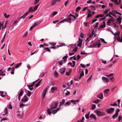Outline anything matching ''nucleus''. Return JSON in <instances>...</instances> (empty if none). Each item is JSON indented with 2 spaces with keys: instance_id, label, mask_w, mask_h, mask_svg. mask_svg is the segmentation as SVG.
<instances>
[{
  "instance_id": "nucleus-39",
  "label": "nucleus",
  "mask_w": 122,
  "mask_h": 122,
  "mask_svg": "<svg viewBox=\"0 0 122 122\" xmlns=\"http://www.w3.org/2000/svg\"><path fill=\"white\" fill-rule=\"evenodd\" d=\"M96 108V106L95 104H92V108L91 109L92 110H94Z\"/></svg>"
},
{
  "instance_id": "nucleus-28",
  "label": "nucleus",
  "mask_w": 122,
  "mask_h": 122,
  "mask_svg": "<svg viewBox=\"0 0 122 122\" xmlns=\"http://www.w3.org/2000/svg\"><path fill=\"white\" fill-rule=\"evenodd\" d=\"M77 42L78 43V44L77 45V46L81 47L82 44V41H78Z\"/></svg>"
},
{
  "instance_id": "nucleus-50",
  "label": "nucleus",
  "mask_w": 122,
  "mask_h": 122,
  "mask_svg": "<svg viewBox=\"0 0 122 122\" xmlns=\"http://www.w3.org/2000/svg\"><path fill=\"white\" fill-rule=\"evenodd\" d=\"M80 36L82 38H83L84 36V34L82 32L80 34Z\"/></svg>"
},
{
  "instance_id": "nucleus-2",
  "label": "nucleus",
  "mask_w": 122,
  "mask_h": 122,
  "mask_svg": "<svg viewBox=\"0 0 122 122\" xmlns=\"http://www.w3.org/2000/svg\"><path fill=\"white\" fill-rule=\"evenodd\" d=\"M98 42H97L95 44L90 45V46H88V47L89 48H94L97 46L99 48L100 47L101 44V43L100 42V41L98 40Z\"/></svg>"
},
{
  "instance_id": "nucleus-63",
  "label": "nucleus",
  "mask_w": 122,
  "mask_h": 122,
  "mask_svg": "<svg viewBox=\"0 0 122 122\" xmlns=\"http://www.w3.org/2000/svg\"><path fill=\"white\" fill-rule=\"evenodd\" d=\"M39 24H40V23H38L37 22H36V23H35L33 25V26L34 27L35 26H36L38 25Z\"/></svg>"
},
{
  "instance_id": "nucleus-18",
  "label": "nucleus",
  "mask_w": 122,
  "mask_h": 122,
  "mask_svg": "<svg viewBox=\"0 0 122 122\" xmlns=\"http://www.w3.org/2000/svg\"><path fill=\"white\" fill-rule=\"evenodd\" d=\"M113 24L114 25V27L115 28V29L116 30H117L118 29L119 27V26L118 25H117L116 23H114Z\"/></svg>"
},
{
  "instance_id": "nucleus-27",
  "label": "nucleus",
  "mask_w": 122,
  "mask_h": 122,
  "mask_svg": "<svg viewBox=\"0 0 122 122\" xmlns=\"http://www.w3.org/2000/svg\"><path fill=\"white\" fill-rule=\"evenodd\" d=\"M57 13V12L56 11L54 12L51 15V17H53Z\"/></svg>"
},
{
  "instance_id": "nucleus-6",
  "label": "nucleus",
  "mask_w": 122,
  "mask_h": 122,
  "mask_svg": "<svg viewBox=\"0 0 122 122\" xmlns=\"http://www.w3.org/2000/svg\"><path fill=\"white\" fill-rule=\"evenodd\" d=\"M102 80L104 82H109V80L108 78L104 76L102 77Z\"/></svg>"
},
{
  "instance_id": "nucleus-51",
  "label": "nucleus",
  "mask_w": 122,
  "mask_h": 122,
  "mask_svg": "<svg viewBox=\"0 0 122 122\" xmlns=\"http://www.w3.org/2000/svg\"><path fill=\"white\" fill-rule=\"evenodd\" d=\"M28 33V32L27 31L25 33V34H24V35H23V37H26L27 36Z\"/></svg>"
},
{
  "instance_id": "nucleus-26",
  "label": "nucleus",
  "mask_w": 122,
  "mask_h": 122,
  "mask_svg": "<svg viewBox=\"0 0 122 122\" xmlns=\"http://www.w3.org/2000/svg\"><path fill=\"white\" fill-rule=\"evenodd\" d=\"M90 113V112H88V113L87 114H86L85 115V117L86 119H88L89 118V116Z\"/></svg>"
},
{
  "instance_id": "nucleus-7",
  "label": "nucleus",
  "mask_w": 122,
  "mask_h": 122,
  "mask_svg": "<svg viewBox=\"0 0 122 122\" xmlns=\"http://www.w3.org/2000/svg\"><path fill=\"white\" fill-rule=\"evenodd\" d=\"M23 93V92L22 90H21L20 92L19 93L18 96V99L19 101L20 100V97L22 95Z\"/></svg>"
},
{
  "instance_id": "nucleus-3",
  "label": "nucleus",
  "mask_w": 122,
  "mask_h": 122,
  "mask_svg": "<svg viewBox=\"0 0 122 122\" xmlns=\"http://www.w3.org/2000/svg\"><path fill=\"white\" fill-rule=\"evenodd\" d=\"M49 86H48L43 91L42 93V98L43 99L45 97L46 95V94L47 91L48 89L49 88Z\"/></svg>"
},
{
  "instance_id": "nucleus-34",
  "label": "nucleus",
  "mask_w": 122,
  "mask_h": 122,
  "mask_svg": "<svg viewBox=\"0 0 122 122\" xmlns=\"http://www.w3.org/2000/svg\"><path fill=\"white\" fill-rule=\"evenodd\" d=\"M105 16L106 17H107L108 16L109 17H111L112 18H113V17L111 15V14L109 13V12L108 14H107L106 15H105Z\"/></svg>"
},
{
  "instance_id": "nucleus-29",
  "label": "nucleus",
  "mask_w": 122,
  "mask_h": 122,
  "mask_svg": "<svg viewBox=\"0 0 122 122\" xmlns=\"http://www.w3.org/2000/svg\"><path fill=\"white\" fill-rule=\"evenodd\" d=\"M33 8V7L32 6L29 9V10L28 11V12L29 13L31 12H33L34 11H32L33 10V9L32 10V9Z\"/></svg>"
},
{
  "instance_id": "nucleus-43",
  "label": "nucleus",
  "mask_w": 122,
  "mask_h": 122,
  "mask_svg": "<svg viewBox=\"0 0 122 122\" xmlns=\"http://www.w3.org/2000/svg\"><path fill=\"white\" fill-rule=\"evenodd\" d=\"M63 61V60H61L60 61H58V62L59 63V64L60 65H62L63 64V63L62 62V61Z\"/></svg>"
},
{
  "instance_id": "nucleus-25",
  "label": "nucleus",
  "mask_w": 122,
  "mask_h": 122,
  "mask_svg": "<svg viewBox=\"0 0 122 122\" xmlns=\"http://www.w3.org/2000/svg\"><path fill=\"white\" fill-rule=\"evenodd\" d=\"M22 63H19L18 64H17L16 65V66L15 67V68H17L19 66H20L22 64Z\"/></svg>"
},
{
  "instance_id": "nucleus-38",
  "label": "nucleus",
  "mask_w": 122,
  "mask_h": 122,
  "mask_svg": "<svg viewBox=\"0 0 122 122\" xmlns=\"http://www.w3.org/2000/svg\"><path fill=\"white\" fill-rule=\"evenodd\" d=\"M117 39L118 41H119L120 42H122V39L120 38V37H118L117 38Z\"/></svg>"
},
{
  "instance_id": "nucleus-9",
  "label": "nucleus",
  "mask_w": 122,
  "mask_h": 122,
  "mask_svg": "<svg viewBox=\"0 0 122 122\" xmlns=\"http://www.w3.org/2000/svg\"><path fill=\"white\" fill-rule=\"evenodd\" d=\"M116 10H112V11H110L109 12V13H110L111 15H112L114 17L116 16V15L115 14V11Z\"/></svg>"
},
{
  "instance_id": "nucleus-13",
  "label": "nucleus",
  "mask_w": 122,
  "mask_h": 122,
  "mask_svg": "<svg viewBox=\"0 0 122 122\" xmlns=\"http://www.w3.org/2000/svg\"><path fill=\"white\" fill-rule=\"evenodd\" d=\"M57 89V87L56 86H54L52 87L51 90V91L52 93H53L54 91Z\"/></svg>"
},
{
  "instance_id": "nucleus-10",
  "label": "nucleus",
  "mask_w": 122,
  "mask_h": 122,
  "mask_svg": "<svg viewBox=\"0 0 122 122\" xmlns=\"http://www.w3.org/2000/svg\"><path fill=\"white\" fill-rule=\"evenodd\" d=\"M65 67L61 68L60 70V72L61 74H64L65 72Z\"/></svg>"
},
{
  "instance_id": "nucleus-58",
  "label": "nucleus",
  "mask_w": 122,
  "mask_h": 122,
  "mask_svg": "<svg viewBox=\"0 0 122 122\" xmlns=\"http://www.w3.org/2000/svg\"><path fill=\"white\" fill-rule=\"evenodd\" d=\"M101 60L102 61V62L103 63H104V64H106L107 63V62L105 60Z\"/></svg>"
},
{
  "instance_id": "nucleus-55",
  "label": "nucleus",
  "mask_w": 122,
  "mask_h": 122,
  "mask_svg": "<svg viewBox=\"0 0 122 122\" xmlns=\"http://www.w3.org/2000/svg\"><path fill=\"white\" fill-rule=\"evenodd\" d=\"M92 77V75H91L90 77H89V78H88V79L87 80V82H88V81H90Z\"/></svg>"
},
{
  "instance_id": "nucleus-40",
  "label": "nucleus",
  "mask_w": 122,
  "mask_h": 122,
  "mask_svg": "<svg viewBox=\"0 0 122 122\" xmlns=\"http://www.w3.org/2000/svg\"><path fill=\"white\" fill-rule=\"evenodd\" d=\"M15 70V68L14 67H12V71L11 72V74H14V71Z\"/></svg>"
},
{
  "instance_id": "nucleus-37",
  "label": "nucleus",
  "mask_w": 122,
  "mask_h": 122,
  "mask_svg": "<svg viewBox=\"0 0 122 122\" xmlns=\"http://www.w3.org/2000/svg\"><path fill=\"white\" fill-rule=\"evenodd\" d=\"M110 9H106L104 11V13L105 14L107 13L109 11H110Z\"/></svg>"
},
{
  "instance_id": "nucleus-36",
  "label": "nucleus",
  "mask_w": 122,
  "mask_h": 122,
  "mask_svg": "<svg viewBox=\"0 0 122 122\" xmlns=\"http://www.w3.org/2000/svg\"><path fill=\"white\" fill-rule=\"evenodd\" d=\"M110 89H105L104 92V93H107L108 94L107 92L109 91Z\"/></svg>"
},
{
  "instance_id": "nucleus-56",
  "label": "nucleus",
  "mask_w": 122,
  "mask_h": 122,
  "mask_svg": "<svg viewBox=\"0 0 122 122\" xmlns=\"http://www.w3.org/2000/svg\"><path fill=\"white\" fill-rule=\"evenodd\" d=\"M0 92L1 93V96L2 97H4L5 96V95L4 94L3 92L0 91Z\"/></svg>"
},
{
  "instance_id": "nucleus-44",
  "label": "nucleus",
  "mask_w": 122,
  "mask_h": 122,
  "mask_svg": "<svg viewBox=\"0 0 122 122\" xmlns=\"http://www.w3.org/2000/svg\"><path fill=\"white\" fill-rule=\"evenodd\" d=\"M81 9V7H80V6H78L77 7L76 9V11H77L79 10H80Z\"/></svg>"
},
{
  "instance_id": "nucleus-33",
  "label": "nucleus",
  "mask_w": 122,
  "mask_h": 122,
  "mask_svg": "<svg viewBox=\"0 0 122 122\" xmlns=\"http://www.w3.org/2000/svg\"><path fill=\"white\" fill-rule=\"evenodd\" d=\"M100 101V100L97 99L96 100L93 101V102L96 103H97Z\"/></svg>"
},
{
  "instance_id": "nucleus-11",
  "label": "nucleus",
  "mask_w": 122,
  "mask_h": 122,
  "mask_svg": "<svg viewBox=\"0 0 122 122\" xmlns=\"http://www.w3.org/2000/svg\"><path fill=\"white\" fill-rule=\"evenodd\" d=\"M97 97L98 98H100L101 99H102L103 98V94L102 93H101L100 94L98 95Z\"/></svg>"
},
{
  "instance_id": "nucleus-4",
  "label": "nucleus",
  "mask_w": 122,
  "mask_h": 122,
  "mask_svg": "<svg viewBox=\"0 0 122 122\" xmlns=\"http://www.w3.org/2000/svg\"><path fill=\"white\" fill-rule=\"evenodd\" d=\"M95 112L99 116H103L105 115V113L103 112H101L99 110H96Z\"/></svg>"
},
{
  "instance_id": "nucleus-17",
  "label": "nucleus",
  "mask_w": 122,
  "mask_h": 122,
  "mask_svg": "<svg viewBox=\"0 0 122 122\" xmlns=\"http://www.w3.org/2000/svg\"><path fill=\"white\" fill-rule=\"evenodd\" d=\"M61 109L60 107H59L56 110H53L52 112V113L53 114H55L58 111Z\"/></svg>"
},
{
  "instance_id": "nucleus-30",
  "label": "nucleus",
  "mask_w": 122,
  "mask_h": 122,
  "mask_svg": "<svg viewBox=\"0 0 122 122\" xmlns=\"http://www.w3.org/2000/svg\"><path fill=\"white\" fill-rule=\"evenodd\" d=\"M84 75V73L83 71H82L81 73H80V77H79V79H80Z\"/></svg>"
},
{
  "instance_id": "nucleus-19",
  "label": "nucleus",
  "mask_w": 122,
  "mask_h": 122,
  "mask_svg": "<svg viewBox=\"0 0 122 122\" xmlns=\"http://www.w3.org/2000/svg\"><path fill=\"white\" fill-rule=\"evenodd\" d=\"M57 1H58V0H52L51 3V5H54L55 4Z\"/></svg>"
},
{
  "instance_id": "nucleus-57",
  "label": "nucleus",
  "mask_w": 122,
  "mask_h": 122,
  "mask_svg": "<svg viewBox=\"0 0 122 122\" xmlns=\"http://www.w3.org/2000/svg\"><path fill=\"white\" fill-rule=\"evenodd\" d=\"M47 112L49 115H50L51 114V112L50 109H48L47 110Z\"/></svg>"
},
{
  "instance_id": "nucleus-47",
  "label": "nucleus",
  "mask_w": 122,
  "mask_h": 122,
  "mask_svg": "<svg viewBox=\"0 0 122 122\" xmlns=\"http://www.w3.org/2000/svg\"><path fill=\"white\" fill-rule=\"evenodd\" d=\"M44 50H46L47 51H48L49 52H51V51L49 49V48L48 47H46L44 49Z\"/></svg>"
},
{
  "instance_id": "nucleus-54",
  "label": "nucleus",
  "mask_w": 122,
  "mask_h": 122,
  "mask_svg": "<svg viewBox=\"0 0 122 122\" xmlns=\"http://www.w3.org/2000/svg\"><path fill=\"white\" fill-rule=\"evenodd\" d=\"M114 3L116 4L117 5L118 4V2L117 1V0H114Z\"/></svg>"
},
{
  "instance_id": "nucleus-12",
  "label": "nucleus",
  "mask_w": 122,
  "mask_h": 122,
  "mask_svg": "<svg viewBox=\"0 0 122 122\" xmlns=\"http://www.w3.org/2000/svg\"><path fill=\"white\" fill-rule=\"evenodd\" d=\"M112 21H113L114 20H112V19L110 18L107 21V25H110V24L111 22L112 21Z\"/></svg>"
},
{
  "instance_id": "nucleus-14",
  "label": "nucleus",
  "mask_w": 122,
  "mask_h": 122,
  "mask_svg": "<svg viewBox=\"0 0 122 122\" xmlns=\"http://www.w3.org/2000/svg\"><path fill=\"white\" fill-rule=\"evenodd\" d=\"M80 101L79 100H78L76 101H75L73 100H72L70 102L72 103L73 104H76V102H79Z\"/></svg>"
},
{
  "instance_id": "nucleus-60",
  "label": "nucleus",
  "mask_w": 122,
  "mask_h": 122,
  "mask_svg": "<svg viewBox=\"0 0 122 122\" xmlns=\"http://www.w3.org/2000/svg\"><path fill=\"white\" fill-rule=\"evenodd\" d=\"M115 11V13H116V14H118L119 15H122V14L118 12L116 10V11Z\"/></svg>"
},
{
  "instance_id": "nucleus-52",
  "label": "nucleus",
  "mask_w": 122,
  "mask_h": 122,
  "mask_svg": "<svg viewBox=\"0 0 122 122\" xmlns=\"http://www.w3.org/2000/svg\"><path fill=\"white\" fill-rule=\"evenodd\" d=\"M49 43L51 44L53 46H54L56 44V43H53V42H49Z\"/></svg>"
},
{
  "instance_id": "nucleus-46",
  "label": "nucleus",
  "mask_w": 122,
  "mask_h": 122,
  "mask_svg": "<svg viewBox=\"0 0 122 122\" xmlns=\"http://www.w3.org/2000/svg\"><path fill=\"white\" fill-rule=\"evenodd\" d=\"M100 39L102 41L105 43V44H106L107 43V42H106L105 41L104 39H103L100 38Z\"/></svg>"
},
{
  "instance_id": "nucleus-8",
  "label": "nucleus",
  "mask_w": 122,
  "mask_h": 122,
  "mask_svg": "<svg viewBox=\"0 0 122 122\" xmlns=\"http://www.w3.org/2000/svg\"><path fill=\"white\" fill-rule=\"evenodd\" d=\"M28 100L26 95H25L23 97V98L21 99V101L23 102H26L28 101Z\"/></svg>"
},
{
  "instance_id": "nucleus-5",
  "label": "nucleus",
  "mask_w": 122,
  "mask_h": 122,
  "mask_svg": "<svg viewBox=\"0 0 122 122\" xmlns=\"http://www.w3.org/2000/svg\"><path fill=\"white\" fill-rule=\"evenodd\" d=\"M114 108H111L107 109L106 110V111L107 113L109 114L112 113L114 111Z\"/></svg>"
},
{
  "instance_id": "nucleus-41",
  "label": "nucleus",
  "mask_w": 122,
  "mask_h": 122,
  "mask_svg": "<svg viewBox=\"0 0 122 122\" xmlns=\"http://www.w3.org/2000/svg\"><path fill=\"white\" fill-rule=\"evenodd\" d=\"M27 94L28 96L30 97L31 94V93L30 91H28Z\"/></svg>"
},
{
  "instance_id": "nucleus-1",
  "label": "nucleus",
  "mask_w": 122,
  "mask_h": 122,
  "mask_svg": "<svg viewBox=\"0 0 122 122\" xmlns=\"http://www.w3.org/2000/svg\"><path fill=\"white\" fill-rule=\"evenodd\" d=\"M59 103V102L58 101H56L52 102L50 108V109L52 110L53 109H54L56 108L57 107Z\"/></svg>"
},
{
  "instance_id": "nucleus-20",
  "label": "nucleus",
  "mask_w": 122,
  "mask_h": 122,
  "mask_svg": "<svg viewBox=\"0 0 122 122\" xmlns=\"http://www.w3.org/2000/svg\"><path fill=\"white\" fill-rule=\"evenodd\" d=\"M103 24L101 25L100 27V28H104L106 26L105 22V21H103Z\"/></svg>"
},
{
  "instance_id": "nucleus-15",
  "label": "nucleus",
  "mask_w": 122,
  "mask_h": 122,
  "mask_svg": "<svg viewBox=\"0 0 122 122\" xmlns=\"http://www.w3.org/2000/svg\"><path fill=\"white\" fill-rule=\"evenodd\" d=\"M90 117L93 118L95 120H96L97 119L96 117L92 114L90 115Z\"/></svg>"
},
{
  "instance_id": "nucleus-49",
  "label": "nucleus",
  "mask_w": 122,
  "mask_h": 122,
  "mask_svg": "<svg viewBox=\"0 0 122 122\" xmlns=\"http://www.w3.org/2000/svg\"><path fill=\"white\" fill-rule=\"evenodd\" d=\"M99 24V23L98 22H97L96 23V24L94 25V27L95 28L97 27V26H98V25Z\"/></svg>"
},
{
  "instance_id": "nucleus-45",
  "label": "nucleus",
  "mask_w": 122,
  "mask_h": 122,
  "mask_svg": "<svg viewBox=\"0 0 122 122\" xmlns=\"http://www.w3.org/2000/svg\"><path fill=\"white\" fill-rule=\"evenodd\" d=\"M54 75L55 76H57L58 75V73L56 71H55L54 72Z\"/></svg>"
},
{
  "instance_id": "nucleus-23",
  "label": "nucleus",
  "mask_w": 122,
  "mask_h": 122,
  "mask_svg": "<svg viewBox=\"0 0 122 122\" xmlns=\"http://www.w3.org/2000/svg\"><path fill=\"white\" fill-rule=\"evenodd\" d=\"M71 69H70L68 72H66V75L67 76H69V75L71 72Z\"/></svg>"
},
{
  "instance_id": "nucleus-62",
  "label": "nucleus",
  "mask_w": 122,
  "mask_h": 122,
  "mask_svg": "<svg viewBox=\"0 0 122 122\" xmlns=\"http://www.w3.org/2000/svg\"><path fill=\"white\" fill-rule=\"evenodd\" d=\"M69 1V0H68L66 1L65 3V6H66L67 5V4Z\"/></svg>"
},
{
  "instance_id": "nucleus-31",
  "label": "nucleus",
  "mask_w": 122,
  "mask_h": 122,
  "mask_svg": "<svg viewBox=\"0 0 122 122\" xmlns=\"http://www.w3.org/2000/svg\"><path fill=\"white\" fill-rule=\"evenodd\" d=\"M114 74L113 73H112L106 75V76L108 77H110L112 76H113Z\"/></svg>"
},
{
  "instance_id": "nucleus-48",
  "label": "nucleus",
  "mask_w": 122,
  "mask_h": 122,
  "mask_svg": "<svg viewBox=\"0 0 122 122\" xmlns=\"http://www.w3.org/2000/svg\"><path fill=\"white\" fill-rule=\"evenodd\" d=\"M92 16L91 13H88V14L87 15V18H89Z\"/></svg>"
},
{
  "instance_id": "nucleus-42",
  "label": "nucleus",
  "mask_w": 122,
  "mask_h": 122,
  "mask_svg": "<svg viewBox=\"0 0 122 122\" xmlns=\"http://www.w3.org/2000/svg\"><path fill=\"white\" fill-rule=\"evenodd\" d=\"M70 102H68L65 104V106H68L70 105Z\"/></svg>"
},
{
  "instance_id": "nucleus-53",
  "label": "nucleus",
  "mask_w": 122,
  "mask_h": 122,
  "mask_svg": "<svg viewBox=\"0 0 122 122\" xmlns=\"http://www.w3.org/2000/svg\"><path fill=\"white\" fill-rule=\"evenodd\" d=\"M111 106H117V105L116 103H114L113 104H110Z\"/></svg>"
},
{
  "instance_id": "nucleus-32",
  "label": "nucleus",
  "mask_w": 122,
  "mask_h": 122,
  "mask_svg": "<svg viewBox=\"0 0 122 122\" xmlns=\"http://www.w3.org/2000/svg\"><path fill=\"white\" fill-rule=\"evenodd\" d=\"M122 19V18L121 17H119L117 19V20L119 22V23H120L121 22V20Z\"/></svg>"
},
{
  "instance_id": "nucleus-61",
  "label": "nucleus",
  "mask_w": 122,
  "mask_h": 122,
  "mask_svg": "<svg viewBox=\"0 0 122 122\" xmlns=\"http://www.w3.org/2000/svg\"><path fill=\"white\" fill-rule=\"evenodd\" d=\"M84 25L86 26V27L87 25H88V23L87 22H84Z\"/></svg>"
},
{
  "instance_id": "nucleus-22",
  "label": "nucleus",
  "mask_w": 122,
  "mask_h": 122,
  "mask_svg": "<svg viewBox=\"0 0 122 122\" xmlns=\"http://www.w3.org/2000/svg\"><path fill=\"white\" fill-rule=\"evenodd\" d=\"M39 4L38 5H36L34 8V9H33V10L32 11H35L36 10H37L38 6L39 5Z\"/></svg>"
},
{
  "instance_id": "nucleus-21",
  "label": "nucleus",
  "mask_w": 122,
  "mask_h": 122,
  "mask_svg": "<svg viewBox=\"0 0 122 122\" xmlns=\"http://www.w3.org/2000/svg\"><path fill=\"white\" fill-rule=\"evenodd\" d=\"M117 30V31L115 33H114V34H113V35H114V36H116L117 35V36L118 37H120L119 36L120 31H119L118 30Z\"/></svg>"
},
{
  "instance_id": "nucleus-59",
  "label": "nucleus",
  "mask_w": 122,
  "mask_h": 122,
  "mask_svg": "<svg viewBox=\"0 0 122 122\" xmlns=\"http://www.w3.org/2000/svg\"><path fill=\"white\" fill-rule=\"evenodd\" d=\"M72 63L73 64L72 65V67H74L75 66V65L76 62L75 61H72Z\"/></svg>"
},
{
  "instance_id": "nucleus-24",
  "label": "nucleus",
  "mask_w": 122,
  "mask_h": 122,
  "mask_svg": "<svg viewBox=\"0 0 122 122\" xmlns=\"http://www.w3.org/2000/svg\"><path fill=\"white\" fill-rule=\"evenodd\" d=\"M65 99H62V100L61 102H60V105L59 106H61L63 105L65 103Z\"/></svg>"
},
{
  "instance_id": "nucleus-35",
  "label": "nucleus",
  "mask_w": 122,
  "mask_h": 122,
  "mask_svg": "<svg viewBox=\"0 0 122 122\" xmlns=\"http://www.w3.org/2000/svg\"><path fill=\"white\" fill-rule=\"evenodd\" d=\"M118 115V114H117L116 113L112 116V118L113 119H115L116 118Z\"/></svg>"
},
{
  "instance_id": "nucleus-16",
  "label": "nucleus",
  "mask_w": 122,
  "mask_h": 122,
  "mask_svg": "<svg viewBox=\"0 0 122 122\" xmlns=\"http://www.w3.org/2000/svg\"><path fill=\"white\" fill-rule=\"evenodd\" d=\"M27 86L29 88V89L31 90L33 89V86L32 85H27Z\"/></svg>"
},
{
  "instance_id": "nucleus-64",
  "label": "nucleus",
  "mask_w": 122,
  "mask_h": 122,
  "mask_svg": "<svg viewBox=\"0 0 122 122\" xmlns=\"http://www.w3.org/2000/svg\"><path fill=\"white\" fill-rule=\"evenodd\" d=\"M29 13L27 11L25 13L24 15L25 17L29 14Z\"/></svg>"
}]
</instances>
